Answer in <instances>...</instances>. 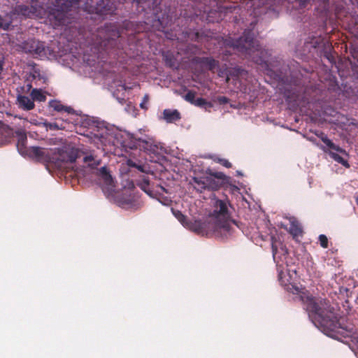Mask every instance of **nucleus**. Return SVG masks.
Listing matches in <instances>:
<instances>
[{
  "label": "nucleus",
  "instance_id": "cd10ccee",
  "mask_svg": "<svg viewBox=\"0 0 358 358\" xmlns=\"http://www.w3.org/2000/svg\"><path fill=\"white\" fill-rule=\"evenodd\" d=\"M287 270H278V280L283 286H287L289 283L290 276L287 278Z\"/></svg>",
  "mask_w": 358,
  "mask_h": 358
},
{
  "label": "nucleus",
  "instance_id": "a878e982",
  "mask_svg": "<svg viewBox=\"0 0 358 358\" xmlns=\"http://www.w3.org/2000/svg\"><path fill=\"white\" fill-rule=\"evenodd\" d=\"M193 105L204 108L207 111H210V108L213 106L211 102L201 97L196 99Z\"/></svg>",
  "mask_w": 358,
  "mask_h": 358
},
{
  "label": "nucleus",
  "instance_id": "c03bdc74",
  "mask_svg": "<svg viewBox=\"0 0 358 358\" xmlns=\"http://www.w3.org/2000/svg\"><path fill=\"white\" fill-rule=\"evenodd\" d=\"M346 292V296H348V289L347 288H344V287H341L340 289V292L341 294H343V292Z\"/></svg>",
  "mask_w": 358,
  "mask_h": 358
},
{
  "label": "nucleus",
  "instance_id": "b1692460",
  "mask_svg": "<svg viewBox=\"0 0 358 358\" xmlns=\"http://www.w3.org/2000/svg\"><path fill=\"white\" fill-rule=\"evenodd\" d=\"M286 229L289 231V233L292 235L294 238H296L301 235L302 230L299 224V222L296 220H292L289 223V228L286 227Z\"/></svg>",
  "mask_w": 358,
  "mask_h": 358
},
{
  "label": "nucleus",
  "instance_id": "f704fd0d",
  "mask_svg": "<svg viewBox=\"0 0 358 358\" xmlns=\"http://www.w3.org/2000/svg\"><path fill=\"white\" fill-rule=\"evenodd\" d=\"M5 62L3 59H0V82L1 83V80L4 78L5 75V69H4Z\"/></svg>",
  "mask_w": 358,
  "mask_h": 358
},
{
  "label": "nucleus",
  "instance_id": "5701e85b",
  "mask_svg": "<svg viewBox=\"0 0 358 358\" xmlns=\"http://www.w3.org/2000/svg\"><path fill=\"white\" fill-rule=\"evenodd\" d=\"M164 119L168 123H173L180 120V113L178 110L165 109L163 111Z\"/></svg>",
  "mask_w": 358,
  "mask_h": 358
},
{
  "label": "nucleus",
  "instance_id": "c85d7f7f",
  "mask_svg": "<svg viewBox=\"0 0 358 358\" xmlns=\"http://www.w3.org/2000/svg\"><path fill=\"white\" fill-rule=\"evenodd\" d=\"M174 215L176 216V217L182 224H185L187 225L189 229L190 230H192L190 229V226H191V224L192 223H194V222H187V217L185 215H184L180 211H177L176 213H174Z\"/></svg>",
  "mask_w": 358,
  "mask_h": 358
},
{
  "label": "nucleus",
  "instance_id": "8fccbe9b",
  "mask_svg": "<svg viewBox=\"0 0 358 358\" xmlns=\"http://www.w3.org/2000/svg\"><path fill=\"white\" fill-rule=\"evenodd\" d=\"M352 3H357L358 5V0H350Z\"/></svg>",
  "mask_w": 358,
  "mask_h": 358
},
{
  "label": "nucleus",
  "instance_id": "5fc2aeb1",
  "mask_svg": "<svg viewBox=\"0 0 358 358\" xmlns=\"http://www.w3.org/2000/svg\"><path fill=\"white\" fill-rule=\"evenodd\" d=\"M321 1H322V3H324V4H326V3H327V0H321Z\"/></svg>",
  "mask_w": 358,
  "mask_h": 358
},
{
  "label": "nucleus",
  "instance_id": "e433bc0d",
  "mask_svg": "<svg viewBox=\"0 0 358 358\" xmlns=\"http://www.w3.org/2000/svg\"><path fill=\"white\" fill-rule=\"evenodd\" d=\"M217 162L226 168H231L232 164L226 159H218Z\"/></svg>",
  "mask_w": 358,
  "mask_h": 358
},
{
  "label": "nucleus",
  "instance_id": "0eeeda50",
  "mask_svg": "<svg viewBox=\"0 0 358 358\" xmlns=\"http://www.w3.org/2000/svg\"><path fill=\"white\" fill-rule=\"evenodd\" d=\"M121 138L120 143L125 148H139L147 153H156L159 149L156 141L149 135L143 134L141 131L138 134L124 133L121 134Z\"/></svg>",
  "mask_w": 358,
  "mask_h": 358
},
{
  "label": "nucleus",
  "instance_id": "473e14b6",
  "mask_svg": "<svg viewBox=\"0 0 358 358\" xmlns=\"http://www.w3.org/2000/svg\"><path fill=\"white\" fill-rule=\"evenodd\" d=\"M309 39L310 40V41H307L304 43V46H303L304 52L307 51L308 52H311V50L313 49V43L312 42L313 37L310 36Z\"/></svg>",
  "mask_w": 358,
  "mask_h": 358
},
{
  "label": "nucleus",
  "instance_id": "79ce46f5",
  "mask_svg": "<svg viewBox=\"0 0 358 358\" xmlns=\"http://www.w3.org/2000/svg\"><path fill=\"white\" fill-rule=\"evenodd\" d=\"M222 55H223L222 59L227 60V58H226V57L229 56V55H231V52L229 50H225L223 51Z\"/></svg>",
  "mask_w": 358,
  "mask_h": 358
},
{
  "label": "nucleus",
  "instance_id": "f257e3e1",
  "mask_svg": "<svg viewBox=\"0 0 358 358\" xmlns=\"http://www.w3.org/2000/svg\"><path fill=\"white\" fill-rule=\"evenodd\" d=\"M228 201L216 199L213 210L206 221L195 220L190 229L199 235L215 236L226 240L231 237L235 231L234 226L239 228L238 222L231 218Z\"/></svg>",
  "mask_w": 358,
  "mask_h": 358
},
{
  "label": "nucleus",
  "instance_id": "9b49d317",
  "mask_svg": "<svg viewBox=\"0 0 358 358\" xmlns=\"http://www.w3.org/2000/svg\"><path fill=\"white\" fill-rule=\"evenodd\" d=\"M271 249L274 262L278 267H281L284 264H287V258L288 251L283 243L276 237L272 236L271 237Z\"/></svg>",
  "mask_w": 358,
  "mask_h": 358
},
{
  "label": "nucleus",
  "instance_id": "4be33fe9",
  "mask_svg": "<svg viewBox=\"0 0 358 358\" xmlns=\"http://www.w3.org/2000/svg\"><path fill=\"white\" fill-rule=\"evenodd\" d=\"M50 108L57 112L64 111L68 114H75V110L70 106H64L61 101L57 100H51L49 101Z\"/></svg>",
  "mask_w": 358,
  "mask_h": 358
},
{
  "label": "nucleus",
  "instance_id": "aec40b11",
  "mask_svg": "<svg viewBox=\"0 0 358 358\" xmlns=\"http://www.w3.org/2000/svg\"><path fill=\"white\" fill-rule=\"evenodd\" d=\"M136 185L150 197H156V193L151 189L150 180L148 177L143 176L136 182Z\"/></svg>",
  "mask_w": 358,
  "mask_h": 358
},
{
  "label": "nucleus",
  "instance_id": "603ef678",
  "mask_svg": "<svg viewBox=\"0 0 358 358\" xmlns=\"http://www.w3.org/2000/svg\"><path fill=\"white\" fill-rule=\"evenodd\" d=\"M218 75H219V76H223V72L221 70H220V71L218 73Z\"/></svg>",
  "mask_w": 358,
  "mask_h": 358
},
{
  "label": "nucleus",
  "instance_id": "412c9836",
  "mask_svg": "<svg viewBox=\"0 0 358 358\" xmlns=\"http://www.w3.org/2000/svg\"><path fill=\"white\" fill-rule=\"evenodd\" d=\"M15 13H6L4 15H0V29L4 31H8L11 29L13 22Z\"/></svg>",
  "mask_w": 358,
  "mask_h": 358
},
{
  "label": "nucleus",
  "instance_id": "39448f33",
  "mask_svg": "<svg viewBox=\"0 0 358 358\" xmlns=\"http://www.w3.org/2000/svg\"><path fill=\"white\" fill-rule=\"evenodd\" d=\"M80 8L88 13L106 17L115 14L117 2L115 0H97L94 3L93 0H77L76 3L73 6H71L69 10V13L71 14L69 15L70 24L74 17L75 10Z\"/></svg>",
  "mask_w": 358,
  "mask_h": 358
},
{
  "label": "nucleus",
  "instance_id": "c756f323",
  "mask_svg": "<svg viewBox=\"0 0 358 358\" xmlns=\"http://www.w3.org/2000/svg\"><path fill=\"white\" fill-rule=\"evenodd\" d=\"M196 92L192 90L188 91V92L185 95V100L193 104L194 103Z\"/></svg>",
  "mask_w": 358,
  "mask_h": 358
},
{
  "label": "nucleus",
  "instance_id": "6e6d98bb",
  "mask_svg": "<svg viewBox=\"0 0 358 358\" xmlns=\"http://www.w3.org/2000/svg\"><path fill=\"white\" fill-rule=\"evenodd\" d=\"M356 203H357V204L358 206V196L356 197Z\"/></svg>",
  "mask_w": 358,
  "mask_h": 358
},
{
  "label": "nucleus",
  "instance_id": "f8f14e48",
  "mask_svg": "<svg viewBox=\"0 0 358 358\" xmlns=\"http://www.w3.org/2000/svg\"><path fill=\"white\" fill-rule=\"evenodd\" d=\"M283 94L286 101L289 103L298 106L300 105L301 102H307L309 103V99L306 97L305 92L301 94V92L297 90L296 86L292 87L291 85H287V87L285 88Z\"/></svg>",
  "mask_w": 358,
  "mask_h": 358
},
{
  "label": "nucleus",
  "instance_id": "7ed1b4c3",
  "mask_svg": "<svg viewBox=\"0 0 358 358\" xmlns=\"http://www.w3.org/2000/svg\"><path fill=\"white\" fill-rule=\"evenodd\" d=\"M343 320L338 318L333 308L327 306L318 308L315 302V325L322 332L337 340L350 338L352 343L358 345V332L353 327L344 324Z\"/></svg>",
  "mask_w": 358,
  "mask_h": 358
},
{
  "label": "nucleus",
  "instance_id": "4c0bfd02",
  "mask_svg": "<svg viewBox=\"0 0 358 358\" xmlns=\"http://www.w3.org/2000/svg\"><path fill=\"white\" fill-rule=\"evenodd\" d=\"M106 134H107L106 131H104V132L94 134V136L96 138H99V140L101 141V143H103L104 141L106 140Z\"/></svg>",
  "mask_w": 358,
  "mask_h": 358
},
{
  "label": "nucleus",
  "instance_id": "4468645a",
  "mask_svg": "<svg viewBox=\"0 0 358 358\" xmlns=\"http://www.w3.org/2000/svg\"><path fill=\"white\" fill-rule=\"evenodd\" d=\"M24 155L28 156L36 162L46 163L50 160V156L48 150L45 148L31 146L29 147L28 150Z\"/></svg>",
  "mask_w": 358,
  "mask_h": 358
},
{
  "label": "nucleus",
  "instance_id": "7c9ffc66",
  "mask_svg": "<svg viewBox=\"0 0 358 358\" xmlns=\"http://www.w3.org/2000/svg\"><path fill=\"white\" fill-rule=\"evenodd\" d=\"M84 162L89 163L90 166H97L99 164V160H95L92 155H87L84 157Z\"/></svg>",
  "mask_w": 358,
  "mask_h": 358
},
{
  "label": "nucleus",
  "instance_id": "6e6552de",
  "mask_svg": "<svg viewBox=\"0 0 358 358\" xmlns=\"http://www.w3.org/2000/svg\"><path fill=\"white\" fill-rule=\"evenodd\" d=\"M119 37V31L113 26L107 25L104 28L99 29L96 35L93 34L92 45L96 53H109L116 45V40Z\"/></svg>",
  "mask_w": 358,
  "mask_h": 358
},
{
  "label": "nucleus",
  "instance_id": "2f4dec72",
  "mask_svg": "<svg viewBox=\"0 0 358 358\" xmlns=\"http://www.w3.org/2000/svg\"><path fill=\"white\" fill-rule=\"evenodd\" d=\"M318 241L321 247H322L323 248H327L328 247L329 241L325 235H320L318 238Z\"/></svg>",
  "mask_w": 358,
  "mask_h": 358
},
{
  "label": "nucleus",
  "instance_id": "f3484780",
  "mask_svg": "<svg viewBox=\"0 0 358 358\" xmlns=\"http://www.w3.org/2000/svg\"><path fill=\"white\" fill-rule=\"evenodd\" d=\"M14 138H17L16 146L17 150L21 155H24L29 148L26 146V143L27 141L26 132L24 130L19 129L15 131H14Z\"/></svg>",
  "mask_w": 358,
  "mask_h": 358
},
{
  "label": "nucleus",
  "instance_id": "20e7f679",
  "mask_svg": "<svg viewBox=\"0 0 358 358\" xmlns=\"http://www.w3.org/2000/svg\"><path fill=\"white\" fill-rule=\"evenodd\" d=\"M222 45L224 48H231L245 57L251 59L255 63L264 67L268 71H273L270 67L268 50L262 49L259 41L255 38L252 29H245L243 35L237 39L227 37L223 39Z\"/></svg>",
  "mask_w": 358,
  "mask_h": 358
},
{
  "label": "nucleus",
  "instance_id": "f03ea898",
  "mask_svg": "<svg viewBox=\"0 0 358 358\" xmlns=\"http://www.w3.org/2000/svg\"><path fill=\"white\" fill-rule=\"evenodd\" d=\"M56 5L54 7L48 3L42 2V4L32 3L31 5H18L15 8V11L27 17H43L48 15L51 21L54 20L55 26L68 25L70 24L69 8L73 6L77 0H55Z\"/></svg>",
  "mask_w": 358,
  "mask_h": 358
},
{
  "label": "nucleus",
  "instance_id": "49530a36",
  "mask_svg": "<svg viewBox=\"0 0 358 358\" xmlns=\"http://www.w3.org/2000/svg\"><path fill=\"white\" fill-rule=\"evenodd\" d=\"M132 2L136 3L138 6H139L143 0H131Z\"/></svg>",
  "mask_w": 358,
  "mask_h": 358
},
{
  "label": "nucleus",
  "instance_id": "6ab92c4d",
  "mask_svg": "<svg viewBox=\"0 0 358 358\" xmlns=\"http://www.w3.org/2000/svg\"><path fill=\"white\" fill-rule=\"evenodd\" d=\"M16 103L18 107L24 110H31L34 108L35 104L32 99L27 96L19 94L17 96Z\"/></svg>",
  "mask_w": 358,
  "mask_h": 358
},
{
  "label": "nucleus",
  "instance_id": "3c124183",
  "mask_svg": "<svg viewBox=\"0 0 358 358\" xmlns=\"http://www.w3.org/2000/svg\"><path fill=\"white\" fill-rule=\"evenodd\" d=\"M19 119H23L24 122H28L29 121L26 118H22L21 117H19Z\"/></svg>",
  "mask_w": 358,
  "mask_h": 358
},
{
  "label": "nucleus",
  "instance_id": "393cba45",
  "mask_svg": "<svg viewBox=\"0 0 358 358\" xmlns=\"http://www.w3.org/2000/svg\"><path fill=\"white\" fill-rule=\"evenodd\" d=\"M164 62L167 66L175 68L177 65V59L171 51H166L163 54Z\"/></svg>",
  "mask_w": 358,
  "mask_h": 358
},
{
  "label": "nucleus",
  "instance_id": "bb28decb",
  "mask_svg": "<svg viewBox=\"0 0 358 358\" xmlns=\"http://www.w3.org/2000/svg\"><path fill=\"white\" fill-rule=\"evenodd\" d=\"M30 95L34 102V101L43 102L46 100V96L43 94L42 90L39 89H33Z\"/></svg>",
  "mask_w": 358,
  "mask_h": 358
},
{
  "label": "nucleus",
  "instance_id": "a18cd8bd",
  "mask_svg": "<svg viewBox=\"0 0 358 358\" xmlns=\"http://www.w3.org/2000/svg\"><path fill=\"white\" fill-rule=\"evenodd\" d=\"M304 137L307 138L308 140L310 141H313V136L311 135L310 136H308L307 135V134H305L304 135Z\"/></svg>",
  "mask_w": 358,
  "mask_h": 358
},
{
  "label": "nucleus",
  "instance_id": "a19ab883",
  "mask_svg": "<svg viewBox=\"0 0 358 358\" xmlns=\"http://www.w3.org/2000/svg\"><path fill=\"white\" fill-rule=\"evenodd\" d=\"M31 1V3H40V4H42V2H44V3H48L50 6H52V3L50 2V0H30Z\"/></svg>",
  "mask_w": 358,
  "mask_h": 358
},
{
  "label": "nucleus",
  "instance_id": "ea45409f",
  "mask_svg": "<svg viewBox=\"0 0 358 358\" xmlns=\"http://www.w3.org/2000/svg\"><path fill=\"white\" fill-rule=\"evenodd\" d=\"M218 101L220 103L224 104V103H227L229 102V99L226 96H219Z\"/></svg>",
  "mask_w": 358,
  "mask_h": 358
},
{
  "label": "nucleus",
  "instance_id": "58836bf2",
  "mask_svg": "<svg viewBox=\"0 0 358 358\" xmlns=\"http://www.w3.org/2000/svg\"><path fill=\"white\" fill-rule=\"evenodd\" d=\"M296 2L299 3L301 8H305L307 3L309 2V0H294Z\"/></svg>",
  "mask_w": 358,
  "mask_h": 358
},
{
  "label": "nucleus",
  "instance_id": "c9c22d12",
  "mask_svg": "<svg viewBox=\"0 0 358 358\" xmlns=\"http://www.w3.org/2000/svg\"><path fill=\"white\" fill-rule=\"evenodd\" d=\"M148 101H149V96L148 94H145L143 98V101L142 102L140 103V107L142 108V109H148Z\"/></svg>",
  "mask_w": 358,
  "mask_h": 358
},
{
  "label": "nucleus",
  "instance_id": "2eb2a0df",
  "mask_svg": "<svg viewBox=\"0 0 358 358\" xmlns=\"http://www.w3.org/2000/svg\"><path fill=\"white\" fill-rule=\"evenodd\" d=\"M99 176L103 191L105 192L106 190L108 192H112L114 188V182L106 167L103 166L100 169Z\"/></svg>",
  "mask_w": 358,
  "mask_h": 358
},
{
  "label": "nucleus",
  "instance_id": "09e8293b",
  "mask_svg": "<svg viewBox=\"0 0 358 358\" xmlns=\"http://www.w3.org/2000/svg\"><path fill=\"white\" fill-rule=\"evenodd\" d=\"M117 100H118V101H119L120 103H122V104H123V103H125V99H124V98H121V99H120V98H118V99H117Z\"/></svg>",
  "mask_w": 358,
  "mask_h": 358
},
{
  "label": "nucleus",
  "instance_id": "ddd939ff",
  "mask_svg": "<svg viewBox=\"0 0 358 358\" xmlns=\"http://www.w3.org/2000/svg\"><path fill=\"white\" fill-rule=\"evenodd\" d=\"M303 309L306 311L309 320L313 322V296L312 293L305 287L299 292Z\"/></svg>",
  "mask_w": 358,
  "mask_h": 358
},
{
  "label": "nucleus",
  "instance_id": "dca6fc26",
  "mask_svg": "<svg viewBox=\"0 0 358 358\" xmlns=\"http://www.w3.org/2000/svg\"><path fill=\"white\" fill-rule=\"evenodd\" d=\"M14 136V130L0 121V146L10 143Z\"/></svg>",
  "mask_w": 358,
  "mask_h": 358
},
{
  "label": "nucleus",
  "instance_id": "1a4fd4ad",
  "mask_svg": "<svg viewBox=\"0 0 358 358\" xmlns=\"http://www.w3.org/2000/svg\"><path fill=\"white\" fill-rule=\"evenodd\" d=\"M22 51L25 53H29L36 57H47L50 54L49 47L45 45L44 42L37 41L34 38H29L22 43Z\"/></svg>",
  "mask_w": 358,
  "mask_h": 358
},
{
  "label": "nucleus",
  "instance_id": "423d86ee",
  "mask_svg": "<svg viewBox=\"0 0 358 358\" xmlns=\"http://www.w3.org/2000/svg\"><path fill=\"white\" fill-rule=\"evenodd\" d=\"M206 173L208 176L199 178L194 177L192 179L195 184L194 189L201 193L206 190L216 191L221 187L231 185V178L227 176L222 172L213 171L208 169Z\"/></svg>",
  "mask_w": 358,
  "mask_h": 358
},
{
  "label": "nucleus",
  "instance_id": "72a5a7b5",
  "mask_svg": "<svg viewBox=\"0 0 358 358\" xmlns=\"http://www.w3.org/2000/svg\"><path fill=\"white\" fill-rule=\"evenodd\" d=\"M157 17V22L159 24V25L161 27L158 29L163 31V29L166 27V25L169 22L168 18L164 19V17H162V18H160L159 17Z\"/></svg>",
  "mask_w": 358,
  "mask_h": 358
},
{
  "label": "nucleus",
  "instance_id": "9d476101",
  "mask_svg": "<svg viewBox=\"0 0 358 358\" xmlns=\"http://www.w3.org/2000/svg\"><path fill=\"white\" fill-rule=\"evenodd\" d=\"M315 135L317 136L324 143V146L329 150V155L331 158H333L336 162L342 164L343 166L349 167V164L348 163L347 159H345L343 156L340 155V154L344 155L345 156L347 155L344 150L341 149L339 146L336 145L324 134L321 133L320 134H317L315 131Z\"/></svg>",
  "mask_w": 358,
  "mask_h": 358
},
{
  "label": "nucleus",
  "instance_id": "a211bd4d",
  "mask_svg": "<svg viewBox=\"0 0 358 358\" xmlns=\"http://www.w3.org/2000/svg\"><path fill=\"white\" fill-rule=\"evenodd\" d=\"M197 63L206 67L208 70L215 72V69L220 68V62L213 57H198L196 59Z\"/></svg>",
  "mask_w": 358,
  "mask_h": 358
},
{
  "label": "nucleus",
  "instance_id": "864d4df0",
  "mask_svg": "<svg viewBox=\"0 0 358 358\" xmlns=\"http://www.w3.org/2000/svg\"><path fill=\"white\" fill-rule=\"evenodd\" d=\"M160 188L162 189V191L166 192V189H165V188H164V187H163L160 186Z\"/></svg>",
  "mask_w": 358,
  "mask_h": 358
},
{
  "label": "nucleus",
  "instance_id": "de8ad7c7",
  "mask_svg": "<svg viewBox=\"0 0 358 358\" xmlns=\"http://www.w3.org/2000/svg\"><path fill=\"white\" fill-rule=\"evenodd\" d=\"M76 157H74V156H71L69 158V161L71 163L74 162L76 161Z\"/></svg>",
  "mask_w": 358,
  "mask_h": 358
},
{
  "label": "nucleus",
  "instance_id": "4d7b16f0",
  "mask_svg": "<svg viewBox=\"0 0 358 358\" xmlns=\"http://www.w3.org/2000/svg\"><path fill=\"white\" fill-rule=\"evenodd\" d=\"M233 187H234V188H236V189H238V188L236 187V185H233Z\"/></svg>",
  "mask_w": 358,
  "mask_h": 358
},
{
  "label": "nucleus",
  "instance_id": "37998d69",
  "mask_svg": "<svg viewBox=\"0 0 358 358\" xmlns=\"http://www.w3.org/2000/svg\"><path fill=\"white\" fill-rule=\"evenodd\" d=\"M129 165H130L131 166L136 167L138 170H141V171H143L141 166H137V165H136V164H135V163H134V164H129Z\"/></svg>",
  "mask_w": 358,
  "mask_h": 358
}]
</instances>
